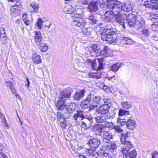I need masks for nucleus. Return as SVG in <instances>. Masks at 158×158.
I'll return each instance as SVG.
<instances>
[{"mask_svg": "<svg viewBox=\"0 0 158 158\" xmlns=\"http://www.w3.org/2000/svg\"><path fill=\"white\" fill-rule=\"evenodd\" d=\"M121 64L119 63H116L111 66V70L114 72L117 71L121 67Z\"/></svg>", "mask_w": 158, "mask_h": 158, "instance_id": "nucleus-32", "label": "nucleus"}, {"mask_svg": "<svg viewBox=\"0 0 158 158\" xmlns=\"http://www.w3.org/2000/svg\"><path fill=\"white\" fill-rule=\"evenodd\" d=\"M107 2L108 5H109L111 8L112 6H114L121 3L120 2L118 1V0H102L103 4L104 2Z\"/></svg>", "mask_w": 158, "mask_h": 158, "instance_id": "nucleus-25", "label": "nucleus"}, {"mask_svg": "<svg viewBox=\"0 0 158 158\" xmlns=\"http://www.w3.org/2000/svg\"><path fill=\"white\" fill-rule=\"evenodd\" d=\"M1 40L3 44L5 45L6 44L7 42V39L6 34H5V36L2 37V35L1 36Z\"/></svg>", "mask_w": 158, "mask_h": 158, "instance_id": "nucleus-47", "label": "nucleus"}, {"mask_svg": "<svg viewBox=\"0 0 158 158\" xmlns=\"http://www.w3.org/2000/svg\"><path fill=\"white\" fill-rule=\"evenodd\" d=\"M38 46H40V51L42 52H45L48 49V47L47 44L44 43L42 42Z\"/></svg>", "mask_w": 158, "mask_h": 158, "instance_id": "nucleus-35", "label": "nucleus"}, {"mask_svg": "<svg viewBox=\"0 0 158 158\" xmlns=\"http://www.w3.org/2000/svg\"><path fill=\"white\" fill-rule=\"evenodd\" d=\"M91 103H90L84 99L83 101L81 102L80 104L81 107L83 109H86L88 108V110H90V107L91 106Z\"/></svg>", "mask_w": 158, "mask_h": 158, "instance_id": "nucleus-26", "label": "nucleus"}, {"mask_svg": "<svg viewBox=\"0 0 158 158\" xmlns=\"http://www.w3.org/2000/svg\"><path fill=\"white\" fill-rule=\"evenodd\" d=\"M141 33L145 37H148L149 36V30L148 29L143 28L141 31Z\"/></svg>", "mask_w": 158, "mask_h": 158, "instance_id": "nucleus-46", "label": "nucleus"}, {"mask_svg": "<svg viewBox=\"0 0 158 158\" xmlns=\"http://www.w3.org/2000/svg\"><path fill=\"white\" fill-rule=\"evenodd\" d=\"M23 21L25 24L27 26L30 25L31 22V21L28 19V18L24 20V21Z\"/></svg>", "mask_w": 158, "mask_h": 158, "instance_id": "nucleus-55", "label": "nucleus"}, {"mask_svg": "<svg viewBox=\"0 0 158 158\" xmlns=\"http://www.w3.org/2000/svg\"><path fill=\"white\" fill-rule=\"evenodd\" d=\"M118 34L113 29L110 27H106L103 30L101 34V39L106 41L109 44L114 42L117 37Z\"/></svg>", "mask_w": 158, "mask_h": 158, "instance_id": "nucleus-2", "label": "nucleus"}, {"mask_svg": "<svg viewBox=\"0 0 158 158\" xmlns=\"http://www.w3.org/2000/svg\"><path fill=\"white\" fill-rule=\"evenodd\" d=\"M102 4V0H93L89 4L87 9L90 12H95L98 10V5Z\"/></svg>", "mask_w": 158, "mask_h": 158, "instance_id": "nucleus-5", "label": "nucleus"}, {"mask_svg": "<svg viewBox=\"0 0 158 158\" xmlns=\"http://www.w3.org/2000/svg\"><path fill=\"white\" fill-rule=\"evenodd\" d=\"M100 139L98 138L90 139L88 142L89 146L93 149H95L98 147L100 144Z\"/></svg>", "mask_w": 158, "mask_h": 158, "instance_id": "nucleus-11", "label": "nucleus"}, {"mask_svg": "<svg viewBox=\"0 0 158 158\" xmlns=\"http://www.w3.org/2000/svg\"><path fill=\"white\" fill-rule=\"evenodd\" d=\"M121 104L123 107L126 109H130L132 107L131 105L128 102H124Z\"/></svg>", "mask_w": 158, "mask_h": 158, "instance_id": "nucleus-42", "label": "nucleus"}, {"mask_svg": "<svg viewBox=\"0 0 158 158\" xmlns=\"http://www.w3.org/2000/svg\"><path fill=\"white\" fill-rule=\"evenodd\" d=\"M0 115L1 116V118L2 119V122L4 123V124H6L5 123H6V119H5L4 115L0 113Z\"/></svg>", "mask_w": 158, "mask_h": 158, "instance_id": "nucleus-58", "label": "nucleus"}, {"mask_svg": "<svg viewBox=\"0 0 158 158\" xmlns=\"http://www.w3.org/2000/svg\"><path fill=\"white\" fill-rule=\"evenodd\" d=\"M98 61V65L97 64L96 60H90L87 59L86 60L87 62L90 63L91 66L94 70L99 71L102 69L103 68V61L104 59L103 58L97 59Z\"/></svg>", "mask_w": 158, "mask_h": 158, "instance_id": "nucleus-4", "label": "nucleus"}, {"mask_svg": "<svg viewBox=\"0 0 158 158\" xmlns=\"http://www.w3.org/2000/svg\"><path fill=\"white\" fill-rule=\"evenodd\" d=\"M44 26L45 27H47L48 29H49L52 24L51 22L48 20L44 21Z\"/></svg>", "mask_w": 158, "mask_h": 158, "instance_id": "nucleus-48", "label": "nucleus"}, {"mask_svg": "<svg viewBox=\"0 0 158 158\" xmlns=\"http://www.w3.org/2000/svg\"><path fill=\"white\" fill-rule=\"evenodd\" d=\"M88 76L90 78H97L98 79H99L101 77L100 74L94 73H89Z\"/></svg>", "mask_w": 158, "mask_h": 158, "instance_id": "nucleus-38", "label": "nucleus"}, {"mask_svg": "<svg viewBox=\"0 0 158 158\" xmlns=\"http://www.w3.org/2000/svg\"><path fill=\"white\" fill-rule=\"evenodd\" d=\"M111 8L112 10H108L105 14L106 18L108 21H110L114 16L119 14L120 12L122 10L123 5L121 3L114 6H112Z\"/></svg>", "mask_w": 158, "mask_h": 158, "instance_id": "nucleus-3", "label": "nucleus"}, {"mask_svg": "<svg viewBox=\"0 0 158 158\" xmlns=\"http://www.w3.org/2000/svg\"><path fill=\"white\" fill-rule=\"evenodd\" d=\"M72 93L71 88L69 87L67 89L60 92L59 95V99L65 100V99L69 98H70Z\"/></svg>", "mask_w": 158, "mask_h": 158, "instance_id": "nucleus-10", "label": "nucleus"}, {"mask_svg": "<svg viewBox=\"0 0 158 158\" xmlns=\"http://www.w3.org/2000/svg\"><path fill=\"white\" fill-rule=\"evenodd\" d=\"M103 138V141L104 142L109 143L110 140L112 139L113 136L112 134L108 132L106 130L101 136Z\"/></svg>", "mask_w": 158, "mask_h": 158, "instance_id": "nucleus-16", "label": "nucleus"}, {"mask_svg": "<svg viewBox=\"0 0 158 158\" xmlns=\"http://www.w3.org/2000/svg\"><path fill=\"white\" fill-rule=\"evenodd\" d=\"M89 28H83L82 31V34L85 35H89L90 34V31L89 30Z\"/></svg>", "mask_w": 158, "mask_h": 158, "instance_id": "nucleus-49", "label": "nucleus"}, {"mask_svg": "<svg viewBox=\"0 0 158 158\" xmlns=\"http://www.w3.org/2000/svg\"><path fill=\"white\" fill-rule=\"evenodd\" d=\"M101 115L98 116L95 118L96 121L98 123H103L106 121V119L105 114H102Z\"/></svg>", "mask_w": 158, "mask_h": 158, "instance_id": "nucleus-31", "label": "nucleus"}, {"mask_svg": "<svg viewBox=\"0 0 158 158\" xmlns=\"http://www.w3.org/2000/svg\"><path fill=\"white\" fill-rule=\"evenodd\" d=\"M88 19L90 21V23L92 25L96 23L97 20L95 17L91 15L89 17Z\"/></svg>", "mask_w": 158, "mask_h": 158, "instance_id": "nucleus-44", "label": "nucleus"}, {"mask_svg": "<svg viewBox=\"0 0 158 158\" xmlns=\"http://www.w3.org/2000/svg\"><path fill=\"white\" fill-rule=\"evenodd\" d=\"M85 90V89H82L77 91L75 93L73 96L74 100L76 101H79L82 98L84 95Z\"/></svg>", "mask_w": 158, "mask_h": 158, "instance_id": "nucleus-17", "label": "nucleus"}, {"mask_svg": "<svg viewBox=\"0 0 158 158\" xmlns=\"http://www.w3.org/2000/svg\"><path fill=\"white\" fill-rule=\"evenodd\" d=\"M105 104L109 105L111 103V100L109 99H105L103 100Z\"/></svg>", "mask_w": 158, "mask_h": 158, "instance_id": "nucleus-61", "label": "nucleus"}, {"mask_svg": "<svg viewBox=\"0 0 158 158\" xmlns=\"http://www.w3.org/2000/svg\"><path fill=\"white\" fill-rule=\"evenodd\" d=\"M60 126L63 128V129H64L65 128L67 124L66 123L64 122V121H63V122H60Z\"/></svg>", "mask_w": 158, "mask_h": 158, "instance_id": "nucleus-56", "label": "nucleus"}, {"mask_svg": "<svg viewBox=\"0 0 158 158\" xmlns=\"http://www.w3.org/2000/svg\"><path fill=\"white\" fill-rule=\"evenodd\" d=\"M136 124L135 121L133 118H131L127 121L126 125L127 128L130 130L134 129Z\"/></svg>", "mask_w": 158, "mask_h": 158, "instance_id": "nucleus-19", "label": "nucleus"}, {"mask_svg": "<svg viewBox=\"0 0 158 158\" xmlns=\"http://www.w3.org/2000/svg\"><path fill=\"white\" fill-rule=\"evenodd\" d=\"M31 57L32 60L35 63H40L41 62V60L40 55L37 54L35 52L33 53Z\"/></svg>", "mask_w": 158, "mask_h": 158, "instance_id": "nucleus-24", "label": "nucleus"}, {"mask_svg": "<svg viewBox=\"0 0 158 158\" xmlns=\"http://www.w3.org/2000/svg\"><path fill=\"white\" fill-rule=\"evenodd\" d=\"M128 136L127 133H122L120 137L121 148V151L123 156L125 158H128L129 156L130 149L133 147L131 142L128 140Z\"/></svg>", "mask_w": 158, "mask_h": 158, "instance_id": "nucleus-1", "label": "nucleus"}, {"mask_svg": "<svg viewBox=\"0 0 158 158\" xmlns=\"http://www.w3.org/2000/svg\"><path fill=\"white\" fill-rule=\"evenodd\" d=\"M81 124L82 127L85 128L86 127V124L84 121H81Z\"/></svg>", "mask_w": 158, "mask_h": 158, "instance_id": "nucleus-64", "label": "nucleus"}, {"mask_svg": "<svg viewBox=\"0 0 158 158\" xmlns=\"http://www.w3.org/2000/svg\"><path fill=\"white\" fill-rule=\"evenodd\" d=\"M98 45V44H95L92 46L91 50V52H90L91 55H92L93 56L95 55L96 56H100V52H101V49Z\"/></svg>", "mask_w": 158, "mask_h": 158, "instance_id": "nucleus-20", "label": "nucleus"}, {"mask_svg": "<svg viewBox=\"0 0 158 158\" xmlns=\"http://www.w3.org/2000/svg\"><path fill=\"white\" fill-rule=\"evenodd\" d=\"M132 10V6L130 4L127 3H125L123 5L122 10L124 12H127L128 11H131Z\"/></svg>", "mask_w": 158, "mask_h": 158, "instance_id": "nucleus-34", "label": "nucleus"}, {"mask_svg": "<svg viewBox=\"0 0 158 158\" xmlns=\"http://www.w3.org/2000/svg\"><path fill=\"white\" fill-rule=\"evenodd\" d=\"M143 5L146 7L152 10L158 9V0H147Z\"/></svg>", "mask_w": 158, "mask_h": 158, "instance_id": "nucleus-7", "label": "nucleus"}, {"mask_svg": "<svg viewBox=\"0 0 158 158\" xmlns=\"http://www.w3.org/2000/svg\"><path fill=\"white\" fill-rule=\"evenodd\" d=\"M65 100L59 99L56 104V106L59 110H62L65 107L66 105L64 104Z\"/></svg>", "mask_w": 158, "mask_h": 158, "instance_id": "nucleus-22", "label": "nucleus"}, {"mask_svg": "<svg viewBox=\"0 0 158 158\" xmlns=\"http://www.w3.org/2000/svg\"><path fill=\"white\" fill-rule=\"evenodd\" d=\"M100 55H103L105 56H108L107 53L105 52V51H104L103 50H101V52H100Z\"/></svg>", "mask_w": 158, "mask_h": 158, "instance_id": "nucleus-57", "label": "nucleus"}, {"mask_svg": "<svg viewBox=\"0 0 158 158\" xmlns=\"http://www.w3.org/2000/svg\"><path fill=\"white\" fill-rule=\"evenodd\" d=\"M92 99V103L90 108V110H92L98 106L101 102V98L98 96H95L94 97L93 96V98Z\"/></svg>", "mask_w": 158, "mask_h": 158, "instance_id": "nucleus-12", "label": "nucleus"}, {"mask_svg": "<svg viewBox=\"0 0 158 158\" xmlns=\"http://www.w3.org/2000/svg\"><path fill=\"white\" fill-rule=\"evenodd\" d=\"M57 119L60 122L64 121L65 118L64 115L62 113L60 112L57 113Z\"/></svg>", "mask_w": 158, "mask_h": 158, "instance_id": "nucleus-40", "label": "nucleus"}, {"mask_svg": "<svg viewBox=\"0 0 158 158\" xmlns=\"http://www.w3.org/2000/svg\"><path fill=\"white\" fill-rule=\"evenodd\" d=\"M80 2L83 4L87 5L90 3L91 0H80Z\"/></svg>", "mask_w": 158, "mask_h": 158, "instance_id": "nucleus-54", "label": "nucleus"}, {"mask_svg": "<svg viewBox=\"0 0 158 158\" xmlns=\"http://www.w3.org/2000/svg\"><path fill=\"white\" fill-rule=\"evenodd\" d=\"M110 108V106L109 105L104 104L97 108L96 112L98 114L104 115L109 112Z\"/></svg>", "mask_w": 158, "mask_h": 158, "instance_id": "nucleus-9", "label": "nucleus"}, {"mask_svg": "<svg viewBox=\"0 0 158 158\" xmlns=\"http://www.w3.org/2000/svg\"><path fill=\"white\" fill-rule=\"evenodd\" d=\"M65 107L67 112L70 113H72L75 110V105L71 103L68 106H66Z\"/></svg>", "mask_w": 158, "mask_h": 158, "instance_id": "nucleus-30", "label": "nucleus"}, {"mask_svg": "<svg viewBox=\"0 0 158 158\" xmlns=\"http://www.w3.org/2000/svg\"><path fill=\"white\" fill-rule=\"evenodd\" d=\"M129 114V111L127 110L120 109L118 114L119 116H122L124 115H127Z\"/></svg>", "mask_w": 158, "mask_h": 158, "instance_id": "nucleus-43", "label": "nucleus"}, {"mask_svg": "<svg viewBox=\"0 0 158 158\" xmlns=\"http://www.w3.org/2000/svg\"><path fill=\"white\" fill-rule=\"evenodd\" d=\"M115 110L111 111L107 114H105V116L106 119H111L115 117Z\"/></svg>", "mask_w": 158, "mask_h": 158, "instance_id": "nucleus-33", "label": "nucleus"}, {"mask_svg": "<svg viewBox=\"0 0 158 158\" xmlns=\"http://www.w3.org/2000/svg\"><path fill=\"white\" fill-rule=\"evenodd\" d=\"M106 129V127L103 125H97L94 127V131L96 134L101 136Z\"/></svg>", "mask_w": 158, "mask_h": 158, "instance_id": "nucleus-14", "label": "nucleus"}, {"mask_svg": "<svg viewBox=\"0 0 158 158\" xmlns=\"http://www.w3.org/2000/svg\"><path fill=\"white\" fill-rule=\"evenodd\" d=\"M124 121H123L122 123H119V122H118V125H117L119 126V127H121V128H122V127L125 125L126 124V120H124Z\"/></svg>", "mask_w": 158, "mask_h": 158, "instance_id": "nucleus-60", "label": "nucleus"}, {"mask_svg": "<svg viewBox=\"0 0 158 158\" xmlns=\"http://www.w3.org/2000/svg\"><path fill=\"white\" fill-rule=\"evenodd\" d=\"M64 11L66 14H72L74 12V9L71 5H68L64 7Z\"/></svg>", "mask_w": 158, "mask_h": 158, "instance_id": "nucleus-28", "label": "nucleus"}, {"mask_svg": "<svg viewBox=\"0 0 158 158\" xmlns=\"http://www.w3.org/2000/svg\"><path fill=\"white\" fill-rule=\"evenodd\" d=\"M31 6L33 9V11L35 12H37L39 8V6L38 4L32 3L30 5Z\"/></svg>", "mask_w": 158, "mask_h": 158, "instance_id": "nucleus-39", "label": "nucleus"}, {"mask_svg": "<svg viewBox=\"0 0 158 158\" xmlns=\"http://www.w3.org/2000/svg\"><path fill=\"white\" fill-rule=\"evenodd\" d=\"M20 3H16L14 6H12L10 7V10L12 13H18L21 10Z\"/></svg>", "mask_w": 158, "mask_h": 158, "instance_id": "nucleus-23", "label": "nucleus"}, {"mask_svg": "<svg viewBox=\"0 0 158 158\" xmlns=\"http://www.w3.org/2000/svg\"><path fill=\"white\" fill-rule=\"evenodd\" d=\"M81 18V15L80 14H75L72 17V24L74 25H75Z\"/></svg>", "mask_w": 158, "mask_h": 158, "instance_id": "nucleus-29", "label": "nucleus"}, {"mask_svg": "<svg viewBox=\"0 0 158 158\" xmlns=\"http://www.w3.org/2000/svg\"><path fill=\"white\" fill-rule=\"evenodd\" d=\"M137 18V16L132 13L128 15L126 14L125 23L128 24L130 27H134Z\"/></svg>", "mask_w": 158, "mask_h": 158, "instance_id": "nucleus-8", "label": "nucleus"}, {"mask_svg": "<svg viewBox=\"0 0 158 158\" xmlns=\"http://www.w3.org/2000/svg\"><path fill=\"white\" fill-rule=\"evenodd\" d=\"M114 42L117 43V44L123 46L124 45L131 44L132 43V40L130 38L126 37H120L118 38V35L117 37Z\"/></svg>", "mask_w": 158, "mask_h": 158, "instance_id": "nucleus-6", "label": "nucleus"}, {"mask_svg": "<svg viewBox=\"0 0 158 158\" xmlns=\"http://www.w3.org/2000/svg\"><path fill=\"white\" fill-rule=\"evenodd\" d=\"M35 34L34 37L35 43L37 45H39L42 43V36L40 31H35Z\"/></svg>", "mask_w": 158, "mask_h": 158, "instance_id": "nucleus-21", "label": "nucleus"}, {"mask_svg": "<svg viewBox=\"0 0 158 158\" xmlns=\"http://www.w3.org/2000/svg\"><path fill=\"white\" fill-rule=\"evenodd\" d=\"M151 37L152 39L155 41H157L158 40V37H157L156 35L154 34L152 35Z\"/></svg>", "mask_w": 158, "mask_h": 158, "instance_id": "nucleus-59", "label": "nucleus"}, {"mask_svg": "<svg viewBox=\"0 0 158 158\" xmlns=\"http://www.w3.org/2000/svg\"><path fill=\"white\" fill-rule=\"evenodd\" d=\"M110 146L111 149L114 150L117 148L116 144L114 142L111 143H110Z\"/></svg>", "mask_w": 158, "mask_h": 158, "instance_id": "nucleus-52", "label": "nucleus"}, {"mask_svg": "<svg viewBox=\"0 0 158 158\" xmlns=\"http://www.w3.org/2000/svg\"><path fill=\"white\" fill-rule=\"evenodd\" d=\"M115 16H116V21L121 24L123 28H125L124 23H126L125 20L126 17V14H123L122 15L119 14Z\"/></svg>", "mask_w": 158, "mask_h": 158, "instance_id": "nucleus-13", "label": "nucleus"}, {"mask_svg": "<svg viewBox=\"0 0 158 158\" xmlns=\"http://www.w3.org/2000/svg\"><path fill=\"white\" fill-rule=\"evenodd\" d=\"M88 120L90 122H92V116L90 115V114H84V118Z\"/></svg>", "mask_w": 158, "mask_h": 158, "instance_id": "nucleus-50", "label": "nucleus"}, {"mask_svg": "<svg viewBox=\"0 0 158 158\" xmlns=\"http://www.w3.org/2000/svg\"><path fill=\"white\" fill-rule=\"evenodd\" d=\"M92 98H93V95L91 94H89L84 100L90 103H91Z\"/></svg>", "mask_w": 158, "mask_h": 158, "instance_id": "nucleus-51", "label": "nucleus"}, {"mask_svg": "<svg viewBox=\"0 0 158 158\" xmlns=\"http://www.w3.org/2000/svg\"><path fill=\"white\" fill-rule=\"evenodd\" d=\"M86 24V21L83 18H81L80 20L75 25L77 27H82L85 26Z\"/></svg>", "mask_w": 158, "mask_h": 158, "instance_id": "nucleus-36", "label": "nucleus"}, {"mask_svg": "<svg viewBox=\"0 0 158 158\" xmlns=\"http://www.w3.org/2000/svg\"><path fill=\"white\" fill-rule=\"evenodd\" d=\"M113 129H114L115 131L119 133L122 132L123 131L121 127L118 125L114 126Z\"/></svg>", "mask_w": 158, "mask_h": 158, "instance_id": "nucleus-45", "label": "nucleus"}, {"mask_svg": "<svg viewBox=\"0 0 158 158\" xmlns=\"http://www.w3.org/2000/svg\"><path fill=\"white\" fill-rule=\"evenodd\" d=\"M87 155L89 156H92L94 158H97L98 156V154L95 152V149H89L87 150Z\"/></svg>", "mask_w": 158, "mask_h": 158, "instance_id": "nucleus-27", "label": "nucleus"}, {"mask_svg": "<svg viewBox=\"0 0 158 158\" xmlns=\"http://www.w3.org/2000/svg\"><path fill=\"white\" fill-rule=\"evenodd\" d=\"M44 21H43L41 19L39 18L35 25L39 29L41 30L42 29V26L44 25Z\"/></svg>", "mask_w": 158, "mask_h": 158, "instance_id": "nucleus-37", "label": "nucleus"}, {"mask_svg": "<svg viewBox=\"0 0 158 158\" xmlns=\"http://www.w3.org/2000/svg\"><path fill=\"white\" fill-rule=\"evenodd\" d=\"M73 118L76 121H81L84 119V114L83 112L80 110H78L77 112L74 114Z\"/></svg>", "mask_w": 158, "mask_h": 158, "instance_id": "nucleus-18", "label": "nucleus"}, {"mask_svg": "<svg viewBox=\"0 0 158 158\" xmlns=\"http://www.w3.org/2000/svg\"><path fill=\"white\" fill-rule=\"evenodd\" d=\"M137 152L135 150H133L131 152L130 151L129 156L128 158H136L137 155Z\"/></svg>", "mask_w": 158, "mask_h": 158, "instance_id": "nucleus-41", "label": "nucleus"}, {"mask_svg": "<svg viewBox=\"0 0 158 158\" xmlns=\"http://www.w3.org/2000/svg\"><path fill=\"white\" fill-rule=\"evenodd\" d=\"M146 25L144 20L143 18H140L138 20L136 21L134 27L137 30H138L145 27Z\"/></svg>", "mask_w": 158, "mask_h": 158, "instance_id": "nucleus-15", "label": "nucleus"}, {"mask_svg": "<svg viewBox=\"0 0 158 158\" xmlns=\"http://www.w3.org/2000/svg\"><path fill=\"white\" fill-rule=\"evenodd\" d=\"M70 114L71 113H69L67 112H67H65L64 116V117H65V118H69L71 116Z\"/></svg>", "mask_w": 158, "mask_h": 158, "instance_id": "nucleus-62", "label": "nucleus"}, {"mask_svg": "<svg viewBox=\"0 0 158 158\" xmlns=\"http://www.w3.org/2000/svg\"><path fill=\"white\" fill-rule=\"evenodd\" d=\"M22 136L23 137L25 138L27 136V131L23 128H22Z\"/></svg>", "mask_w": 158, "mask_h": 158, "instance_id": "nucleus-53", "label": "nucleus"}, {"mask_svg": "<svg viewBox=\"0 0 158 158\" xmlns=\"http://www.w3.org/2000/svg\"><path fill=\"white\" fill-rule=\"evenodd\" d=\"M158 152L156 151H154L152 154V158H155L156 156L158 155Z\"/></svg>", "mask_w": 158, "mask_h": 158, "instance_id": "nucleus-63", "label": "nucleus"}]
</instances>
